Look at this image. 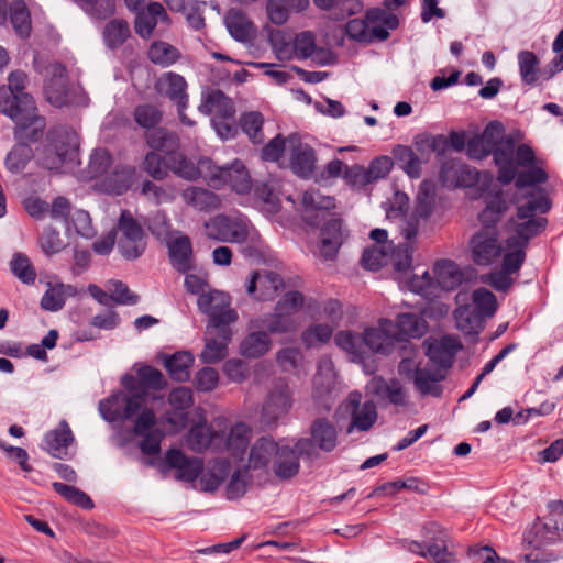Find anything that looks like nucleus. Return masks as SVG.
Instances as JSON below:
<instances>
[{"label": "nucleus", "mask_w": 563, "mask_h": 563, "mask_svg": "<svg viewBox=\"0 0 563 563\" xmlns=\"http://www.w3.org/2000/svg\"><path fill=\"white\" fill-rule=\"evenodd\" d=\"M303 303L305 297L301 292L288 291L276 302L273 313L253 320L252 325L265 329L267 334L295 333L300 324L294 314L302 308Z\"/></svg>", "instance_id": "1"}, {"label": "nucleus", "mask_w": 563, "mask_h": 563, "mask_svg": "<svg viewBox=\"0 0 563 563\" xmlns=\"http://www.w3.org/2000/svg\"><path fill=\"white\" fill-rule=\"evenodd\" d=\"M551 208V201L541 195L529 199L526 203L517 208V218L521 222L515 227V234L507 239L508 246L526 247L529 240L539 235L545 230L548 221L543 217H537V213H545Z\"/></svg>", "instance_id": "2"}, {"label": "nucleus", "mask_w": 563, "mask_h": 563, "mask_svg": "<svg viewBox=\"0 0 563 563\" xmlns=\"http://www.w3.org/2000/svg\"><path fill=\"white\" fill-rule=\"evenodd\" d=\"M48 78L45 81L44 93L47 101L56 107L88 106V96L79 85H69L66 67L53 63L47 67Z\"/></svg>", "instance_id": "3"}, {"label": "nucleus", "mask_w": 563, "mask_h": 563, "mask_svg": "<svg viewBox=\"0 0 563 563\" xmlns=\"http://www.w3.org/2000/svg\"><path fill=\"white\" fill-rule=\"evenodd\" d=\"M339 431L334 422L325 417H319L311 421L309 437L296 441L295 448L306 461H316L320 452L331 453L339 444Z\"/></svg>", "instance_id": "4"}, {"label": "nucleus", "mask_w": 563, "mask_h": 563, "mask_svg": "<svg viewBox=\"0 0 563 563\" xmlns=\"http://www.w3.org/2000/svg\"><path fill=\"white\" fill-rule=\"evenodd\" d=\"M27 76L21 71H12L8 78V86L0 87V112L11 120L27 118L36 111L33 97L25 92Z\"/></svg>", "instance_id": "5"}, {"label": "nucleus", "mask_w": 563, "mask_h": 563, "mask_svg": "<svg viewBox=\"0 0 563 563\" xmlns=\"http://www.w3.org/2000/svg\"><path fill=\"white\" fill-rule=\"evenodd\" d=\"M114 232L117 249L123 258L134 261L144 254L147 246L146 234L129 210L121 211Z\"/></svg>", "instance_id": "6"}, {"label": "nucleus", "mask_w": 563, "mask_h": 563, "mask_svg": "<svg viewBox=\"0 0 563 563\" xmlns=\"http://www.w3.org/2000/svg\"><path fill=\"white\" fill-rule=\"evenodd\" d=\"M168 256L172 266L185 274L184 282H207L209 273L202 266L196 264L192 243L188 235L179 233L167 242Z\"/></svg>", "instance_id": "7"}, {"label": "nucleus", "mask_w": 563, "mask_h": 563, "mask_svg": "<svg viewBox=\"0 0 563 563\" xmlns=\"http://www.w3.org/2000/svg\"><path fill=\"white\" fill-rule=\"evenodd\" d=\"M208 239L221 243H244L249 238V224L241 214L220 213L203 223Z\"/></svg>", "instance_id": "8"}, {"label": "nucleus", "mask_w": 563, "mask_h": 563, "mask_svg": "<svg viewBox=\"0 0 563 563\" xmlns=\"http://www.w3.org/2000/svg\"><path fill=\"white\" fill-rule=\"evenodd\" d=\"M391 154L398 167L410 178H419L421 176V166L431 158L428 134L417 135L411 146L396 145Z\"/></svg>", "instance_id": "9"}, {"label": "nucleus", "mask_w": 563, "mask_h": 563, "mask_svg": "<svg viewBox=\"0 0 563 563\" xmlns=\"http://www.w3.org/2000/svg\"><path fill=\"white\" fill-rule=\"evenodd\" d=\"M238 319L236 312H225L216 318V324H209L217 330V336L207 339L200 358L205 364H216L224 360L228 354V344L231 341L232 331L229 324Z\"/></svg>", "instance_id": "10"}, {"label": "nucleus", "mask_w": 563, "mask_h": 563, "mask_svg": "<svg viewBox=\"0 0 563 563\" xmlns=\"http://www.w3.org/2000/svg\"><path fill=\"white\" fill-rule=\"evenodd\" d=\"M366 346L369 358L373 354L391 355L406 339L397 335L394 322L388 319H380L377 327L364 330Z\"/></svg>", "instance_id": "11"}, {"label": "nucleus", "mask_w": 563, "mask_h": 563, "mask_svg": "<svg viewBox=\"0 0 563 563\" xmlns=\"http://www.w3.org/2000/svg\"><path fill=\"white\" fill-rule=\"evenodd\" d=\"M144 397L141 395L128 396L117 391L99 401L98 410L102 419L108 422L129 420L141 409Z\"/></svg>", "instance_id": "12"}, {"label": "nucleus", "mask_w": 563, "mask_h": 563, "mask_svg": "<svg viewBox=\"0 0 563 563\" xmlns=\"http://www.w3.org/2000/svg\"><path fill=\"white\" fill-rule=\"evenodd\" d=\"M472 299L473 311H470L467 308L455 311L457 327L463 331L473 329V319L492 318L498 308L496 296L485 288L476 289L472 295Z\"/></svg>", "instance_id": "13"}, {"label": "nucleus", "mask_w": 563, "mask_h": 563, "mask_svg": "<svg viewBox=\"0 0 563 563\" xmlns=\"http://www.w3.org/2000/svg\"><path fill=\"white\" fill-rule=\"evenodd\" d=\"M223 439V419H217L211 424L199 422L190 428L187 435L188 445L196 452H203L208 449L221 450Z\"/></svg>", "instance_id": "14"}, {"label": "nucleus", "mask_w": 563, "mask_h": 563, "mask_svg": "<svg viewBox=\"0 0 563 563\" xmlns=\"http://www.w3.org/2000/svg\"><path fill=\"white\" fill-rule=\"evenodd\" d=\"M157 467L163 474L176 470L175 477L188 483L196 481L202 472L201 461L186 456L179 449L167 450L165 457L158 462Z\"/></svg>", "instance_id": "15"}, {"label": "nucleus", "mask_w": 563, "mask_h": 563, "mask_svg": "<svg viewBox=\"0 0 563 563\" xmlns=\"http://www.w3.org/2000/svg\"><path fill=\"white\" fill-rule=\"evenodd\" d=\"M334 342L350 356L352 362L361 364L366 374H373L376 371V366L369 362L364 332L339 331L334 336Z\"/></svg>", "instance_id": "16"}, {"label": "nucleus", "mask_w": 563, "mask_h": 563, "mask_svg": "<svg viewBox=\"0 0 563 563\" xmlns=\"http://www.w3.org/2000/svg\"><path fill=\"white\" fill-rule=\"evenodd\" d=\"M334 208L335 199L322 195L319 189L310 188L302 195L301 217L308 225L319 227Z\"/></svg>", "instance_id": "17"}, {"label": "nucleus", "mask_w": 563, "mask_h": 563, "mask_svg": "<svg viewBox=\"0 0 563 563\" xmlns=\"http://www.w3.org/2000/svg\"><path fill=\"white\" fill-rule=\"evenodd\" d=\"M209 284H185L187 290L191 294H202L198 297L197 305L201 312L209 316V324H216V318L225 312H235L229 308L230 297L227 292L220 290L203 291V286Z\"/></svg>", "instance_id": "18"}, {"label": "nucleus", "mask_w": 563, "mask_h": 563, "mask_svg": "<svg viewBox=\"0 0 563 563\" xmlns=\"http://www.w3.org/2000/svg\"><path fill=\"white\" fill-rule=\"evenodd\" d=\"M368 389L384 407L388 405L406 407L408 404L406 389L397 378L385 379L382 376H375L369 382Z\"/></svg>", "instance_id": "19"}, {"label": "nucleus", "mask_w": 563, "mask_h": 563, "mask_svg": "<svg viewBox=\"0 0 563 563\" xmlns=\"http://www.w3.org/2000/svg\"><path fill=\"white\" fill-rule=\"evenodd\" d=\"M288 150L292 172L303 178L310 177L317 163L314 150L309 144L302 143L297 133L288 135Z\"/></svg>", "instance_id": "20"}, {"label": "nucleus", "mask_w": 563, "mask_h": 563, "mask_svg": "<svg viewBox=\"0 0 563 563\" xmlns=\"http://www.w3.org/2000/svg\"><path fill=\"white\" fill-rule=\"evenodd\" d=\"M424 545L430 558L435 563H453L454 555L448 550L449 534L437 522H429L423 526Z\"/></svg>", "instance_id": "21"}, {"label": "nucleus", "mask_w": 563, "mask_h": 563, "mask_svg": "<svg viewBox=\"0 0 563 563\" xmlns=\"http://www.w3.org/2000/svg\"><path fill=\"white\" fill-rule=\"evenodd\" d=\"M187 87L186 79L174 71L164 73L155 84L156 92L180 109L188 107Z\"/></svg>", "instance_id": "22"}, {"label": "nucleus", "mask_w": 563, "mask_h": 563, "mask_svg": "<svg viewBox=\"0 0 563 563\" xmlns=\"http://www.w3.org/2000/svg\"><path fill=\"white\" fill-rule=\"evenodd\" d=\"M515 146L516 140L514 136L507 135V139L490 152L494 163L498 167L497 180L503 185H509L517 175Z\"/></svg>", "instance_id": "23"}, {"label": "nucleus", "mask_w": 563, "mask_h": 563, "mask_svg": "<svg viewBox=\"0 0 563 563\" xmlns=\"http://www.w3.org/2000/svg\"><path fill=\"white\" fill-rule=\"evenodd\" d=\"M426 355L429 360L441 368H450L457 351L462 345L456 339L445 335L441 339L428 338L423 341Z\"/></svg>", "instance_id": "24"}, {"label": "nucleus", "mask_w": 563, "mask_h": 563, "mask_svg": "<svg viewBox=\"0 0 563 563\" xmlns=\"http://www.w3.org/2000/svg\"><path fill=\"white\" fill-rule=\"evenodd\" d=\"M291 393L288 385L279 383L269 391L262 409L263 420L267 424L275 423L291 408Z\"/></svg>", "instance_id": "25"}, {"label": "nucleus", "mask_w": 563, "mask_h": 563, "mask_svg": "<svg viewBox=\"0 0 563 563\" xmlns=\"http://www.w3.org/2000/svg\"><path fill=\"white\" fill-rule=\"evenodd\" d=\"M214 173L211 174L210 179L213 183L228 184L234 191L245 194L251 189L250 176L239 159H235L230 166L214 167Z\"/></svg>", "instance_id": "26"}, {"label": "nucleus", "mask_w": 563, "mask_h": 563, "mask_svg": "<svg viewBox=\"0 0 563 563\" xmlns=\"http://www.w3.org/2000/svg\"><path fill=\"white\" fill-rule=\"evenodd\" d=\"M198 110L205 115H211V119L234 118L235 115L232 99L220 89H209L203 92Z\"/></svg>", "instance_id": "27"}, {"label": "nucleus", "mask_w": 563, "mask_h": 563, "mask_svg": "<svg viewBox=\"0 0 563 563\" xmlns=\"http://www.w3.org/2000/svg\"><path fill=\"white\" fill-rule=\"evenodd\" d=\"M440 181L445 187H468L478 179V173L466 164L449 161L442 164Z\"/></svg>", "instance_id": "28"}, {"label": "nucleus", "mask_w": 563, "mask_h": 563, "mask_svg": "<svg viewBox=\"0 0 563 563\" xmlns=\"http://www.w3.org/2000/svg\"><path fill=\"white\" fill-rule=\"evenodd\" d=\"M158 23L168 24L169 18L161 3L152 2L136 13L134 29L139 36L146 40L153 35Z\"/></svg>", "instance_id": "29"}, {"label": "nucleus", "mask_w": 563, "mask_h": 563, "mask_svg": "<svg viewBox=\"0 0 563 563\" xmlns=\"http://www.w3.org/2000/svg\"><path fill=\"white\" fill-rule=\"evenodd\" d=\"M48 153L56 154V163H48L51 167H62L65 163L76 161L78 145L75 134L66 130L57 132L48 145Z\"/></svg>", "instance_id": "30"}, {"label": "nucleus", "mask_w": 563, "mask_h": 563, "mask_svg": "<svg viewBox=\"0 0 563 563\" xmlns=\"http://www.w3.org/2000/svg\"><path fill=\"white\" fill-rule=\"evenodd\" d=\"M500 253L496 233L479 231L472 238L473 260L478 265L490 264Z\"/></svg>", "instance_id": "31"}, {"label": "nucleus", "mask_w": 563, "mask_h": 563, "mask_svg": "<svg viewBox=\"0 0 563 563\" xmlns=\"http://www.w3.org/2000/svg\"><path fill=\"white\" fill-rule=\"evenodd\" d=\"M47 286L40 306L43 310L51 312L62 310L68 298L84 292V289H79L73 284H47Z\"/></svg>", "instance_id": "32"}, {"label": "nucleus", "mask_w": 563, "mask_h": 563, "mask_svg": "<svg viewBox=\"0 0 563 563\" xmlns=\"http://www.w3.org/2000/svg\"><path fill=\"white\" fill-rule=\"evenodd\" d=\"M168 170H172L178 177L186 180L198 179L205 167L210 168L211 161L209 158H201L196 165L181 152L170 153L167 156Z\"/></svg>", "instance_id": "33"}, {"label": "nucleus", "mask_w": 563, "mask_h": 563, "mask_svg": "<svg viewBox=\"0 0 563 563\" xmlns=\"http://www.w3.org/2000/svg\"><path fill=\"white\" fill-rule=\"evenodd\" d=\"M251 435L252 429L247 424L243 422L235 423L230 429L229 434L224 432L222 448L227 449L233 457L243 460L251 441Z\"/></svg>", "instance_id": "34"}, {"label": "nucleus", "mask_w": 563, "mask_h": 563, "mask_svg": "<svg viewBox=\"0 0 563 563\" xmlns=\"http://www.w3.org/2000/svg\"><path fill=\"white\" fill-rule=\"evenodd\" d=\"M73 432L65 420L58 428L48 431L44 437V449L55 459H63L67 448L73 443Z\"/></svg>", "instance_id": "35"}, {"label": "nucleus", "mask_w": 563, "mask_h": 563, "mask_svg": "<svg viewBox=\"0 0 563 563\" xmlns=\"http://www.w3.org/2000/svg\"><path fill=\"white\" fill-rule=\"evenodd\" d=\"M445 375L441 369H429V368H415L413 384L416 389L422 396L441 397L443 387L440 382L443 380Z\"/></svg>", "instance_id": "36"}, {"label": "nucleus", "mask_w": 563, "mask_h": 563, "mask_svg": "<svg viewBox=\"0 0 563 563\" xmlns=\"http://www.w3.org/2000/svg\"><path fill=\"white\" fill-rule=\"evenodd\" d=\"M343 241L342 221L332 218L321 228L320 253L325 260L335 257Z\"/></svg>", "instance_id": "37"}, {"label": "nucleus", "mask_w": 563, "mask_h": 563, "mask_svg": "<svg viewBox=\"0 0 563 563\" xmlns=\"http://www.w3.org/2000/svg\"><path fill=\"white\" fill-rule=\"evenodd\" d=\"M194 355L188 351H179L172 355L164 354L162 362L173 380L187 382L190 378V368L194 364Z\"/></svg>", "instance_id": "38"}, {"label": "nucleus", "mask_w": 563, "mask_h": 563, "mask_svg": "<svg viewBox=\"0 0 563 563\" xmlns=\"http://www.w3.org/2000/svg\"><path fill=\"white\" fill-rule=\"evenodd\" d=\"M224 22L231 36L239 42L250 41L255 33L253 23L241 9H230L225 14Z\"/></svg>", "instance_id": "39"}, {"label": "nucleus", "mask_w": 563, "mask_h": 563, "mask_svg": "<svg viewBox=\"0 0 563 563\" xmlns=\"http://www.w3.org/2000/svg\"><path fill=\"white\" fill-rule=\"evenodd\" d=\"M299 457L297 449L289 446H278L274 461V472L277 477L288 479L294 477L299 472Z\"/></svg>", "instance_id": "40"}, {"label": "nucleus", "mask_w": 563, "mask_h": 563, "mask_svg": "<svg viewBox=\"0 0 563 563\" xmlns=\"http://www.w3.org/2000/svg\"><path fill=\"white\" fill-rule=\"evenodd\" d=\"M12 121L16 125L14 129L16 142H37L44 133L45 121L36 115L35 111H32L27 118Z\"/></svg>", "instance_id": "41"}, {"label": "nucleus", "mask_w": 563, "mask_h": 563, "mask_svg": "<svg viewBox=\"0 0 563 563\" xmlns=\"http://www.w3.org/2000/svg\"><path fill=\"white\" fill-rule=\"evenodd\" d=\"M514 251L505 254L501 269L498 274L482 275L481 282H511L509 276L517 272L522 265L526 253L523 246H509Z\"/></svg>", "instance_id": "42"}, {"label": "nucleus", "mask_w": 563, "mask_h": 563, "mask_svg": "<svg viewBox=\"0 0 563 563\" xmlns=\"http://www.w3.org/2000/svg\"><path fill=\"white\" fill-rule=\"evenodd\" d=\"M184 201L199 211H213L221 206V200L214 192L200 188L189 187L181 194Z\"/></svg>", "instance_id": "43"}, {"label": "nucleus", "mask_w": 563, "mask_h": 563, "mask_svg": "<svg viewBox=\"0 0 563 563\" xmlns=\"http://www.w3.org/2000/svg\"><path fill=\"white\" fill-rule=\"evenodd\" d=\"M136 169L131 165H117L104 178L106 190L112 195L128 191L134 181Z\"/></svg>", "instance_id": "44"}, {"label": "nucleus", "mask_w": 563, "mask_h": 563, "mask_svg": "<svg viewBox=\"0 0 563 563\" xmlns=\"http://www.w3.org/2000/svg\"><path fill=\"white\" fill-rule=\"evenodd\" d=\"M278 444L271 437H262L251 446L249 465L254 470L264 468L278 452Z\"/></svg>", "instance_id": "45"}, {"label": "nucleus", "mask_w": 563, "mask_h": 563, "mask_svg": "<svg viewBox=\"0 0 563 563\" xmlns=\"http://www.w3.org/2000/svg\"><path fill=\"white\" fill-rule=\"evenodd\" d=\"M559 541H563V527L560 528L558 519L549 518L547 522L534 525L533 538L529 542L534 549H539Z\"/></svg>", "instance_id": "46"}, {"label": "nucleus", "mask_w": 563, "mask_h": 563, "mask_svg": "<svg viewBox=\"0 0 563 563\" xmlns=\"http://www.w3.org/2000/svg\"><path fill=\"white\" fill-rule=\"evenodd\" d=\"M147 57L155 65L169 67L180 59L181 53L167 42L154 41L148 47Z\"/></svg>", "instance_id": "47"}, {"label": "nucleus", "mask_w": 563, "mask_h": 563, "mask_svg": "<svg viewBox=\"0 0 563 563\" xmlns=\"http://www.w3.org/2000/svg\"><path fill=\"white\" fill-rule=\"evenodd\" d=\"M397 335L409 340L408 338H421L428 330L426 320L416 313H400L396 322Z\"/></svg>", "instance_id": "48"}, {"label": "nucleus", "mask_w": 563, "mask_h": 563, "mask_svg": "<svg viewBox=\"0 0 563 563\" xmlns=\"http://www.w3.org/2000/svg\"><path fill=\"white\" fill-rule=\"evenodd\" d=\"M435 205V189L431 181L424 180L420 184L416 198L413 218L427 220L433 212Z\"/></svg>", "instance_id": "49"}, {"label": "nucleus", "mask_w": 563, "mask_h": 563, "mask_svg": "<svg viewBox=\"0 0 563 563\" xmlns=\"http://www.w3.org/2000/svg\"><path fill=\"white\" fill-rule=\"evenodd\" d=\"M102 35L106 46L117 49L131 36L130 25L123 19H113L104 25Z\"/></svg>", "instance_id": "50"}, {"label": "nucleus", "mask_w": 563, "mask_h": 563, "mask_svg": "<svg viewBox=\"0 0 563 563\" xmlns=\"http://www.w3.org/2000/svg\"><path fill=\"white\" fill-rule=\"evenodd\" d=\"M271 340L265 331H255L245 336L240 345V352L249 358H257L267 353Z\"/></svg>", "instance_id": "51"}, {"label": "nucleus", "mask_w": 563, "mask_h": 563, "mask_svg": "<svg viewBox=\"0 0 563 563\" xmlns=\"http://www.w3.org/2000/svg\"><path fill=\"white\" fill-rule=\"evenodd\" d=\"M10 21L21 38H27L31 34V14L22 0H14L10 4Z\"/></svg>", "instance_id": "52"}, {"label": "nucleus", "mask_w": 563, "mask_h": 563, "mask_svg": "<svg viewBox=\"0 0 563 563\" xmlns=\"http://www.w3.org/2000/svg\"><path fill=\"white\" fill-rule=\"evenodd\" d=\"M377 421V408L372 400L362 404V407L352 411V419L347 432L353 429L358 431H368Z\"/></svg>", "instance_id": "53"}, {"label": "nucleus", "mask_w": 563, "mask_h": 563, "mask_svg": "<svg viewBox=\"0 0 563 563\" xmlns=\"http://www.w3.org/2000/svg\"><path fill=\"white\" fill-rule=\"evenodd\" d=\"M239 124L252 143L262 144L264 142V117L261 112L251 111L243 113L240 117Z\"/></svg>", "instance_id": "54"}, {"label": "nucleus", "mask_w": 563, "mask_h": 563, "mask_svg": "<svg viewBox=\"0 0 563 563\" xmlns=\"http://www.w3.org/2000/svg\"><path fill=\"white\" fill-rule=\"evenodd\" d=\"M517 58L522 82L529 86L536 85L540 73L538 56L530 51H520Z\"/></svg>", "instance_id": "55"}, {"label": "nucleus", "mask_w": 563, "mask_h": 563, "mask_svg": "<svg viewBox=\"0 0 563 563\" xmlns=\"http://www.w3.org/2000/svg\"><path fill=\"white\" fill-rule=\"evenodd\" d=\"M33 158V150L25 142H16L5 157V166L12 173L22 172Z\"/></svg>", "instance_id": "56"}, {"label": "nucleus", "mask_w": 563, "mask_h": 563, "mask_svg": "<svg viewBox=\"0 0 563 563\" xmlns=\"http://www.w3.org/2000/svg\"><path fill=\"white\" fill-rule=\"evenodd\" d=\"M147 144L155 151L164 152L166 156L176 153L179 140L175 133L164 129H158L147 135Z\"/></svg>", "instance_id": "57"}, {"label": "nucleus", "mask_w": 563, "mask_h": 563, "mask_svg": "<svg viewBox=\"0 0 563 563\" xmlns=\"http://www.w3.org/2000/svg\"><path fill=\"white\" fill-rule=\"evenodd\" d=\"M435 282H468L463 271L450 258H440L433 265Z\"/></svg>", "instance_id": "58"}, {"label": "nucleus", "mask_w": 563, "mask_h": 563, "mask_svg": "<svg viewBox=\"0 0 563 563\" xmlns=\"http://www.w3.org/2000/svg\"><path fill=\"white\" fill-rule=\"evenodd\" d=\"M137 377L142 386V393L146 390L161 391L167 386V380L162 372L151 365H142L137 369Z\"/></svg>", "instance_id": "59"}, {"label": "nucleus", "mask_w": 563, "mask_h": 563, "mask_svg": "<svg viewBox=\"0 0 563 563\" xmlns=\"http://www.w3.org/2000/svg\"><path fill=\"white\" fill-rule=\"evenodd\" d=\"M52 486L54 490L67 501L81 507L82 509H92L95 507L92 499L85 492L75 486L59 482H54Z\"/></svg>", "instance_id": "60"}, {"label": "nucleus", "mask_w": 563, "mask_h": 563, "mask_svg": "<svg viewBox=\"0 0 563 563\" xmlns=\"http://www.w3.org/2000/svg\"><path fill=\"white\" fill-rule=\"evenodd\" d=\"M133 118L139 126L150 130L161 123L163 112L154 104L144 103L134 108Z\"/></svg>", "instance_id": "61"}, {"label": "nucleus", "mask_w": 563, "mask_h": 563, "mask_svg": "<svg viewBox=\"0 0 563 563\" xmlns=\"http://www.w3.org/2000/svg\"><path fill=\"white\" fill-rule=\"evenodd\" d=\"M142 168L155 180H163L168 175L167 156L164 158L156 152L151 151L145 155Z\"/></svg>", "instance_id": "62"}, {"label": "nucleus", "mask_w": 563, "mask_h": 563, "mask_svg": "<svg viewBox=\"0 0 563 563\" xmlns=\"http://www.w3.org/2000/svg\"><path fill=\"white\" fill-rule=\"evenodd\" d=\"M12 274L21 282H35L36 271L30 258L23 253H14L10 261Z\"/></svg>", "instance_id": "63"}, {"label": "nucleus", "mask_w": 563, "mask_h": 563, "mask_svg": "<svg viewBox=\"0 0 563 563\" xmlns=\"http://www.w3.org/2000/svg\"><path fill=\"white\" fill-rule=\"evenodd\" d=\"M250 485V476L249 470H236L232 475L227 485L225 495L230 500L239 499L247 490V486Z\"/></svg>", "instance_id": "64"}]
</instances>
